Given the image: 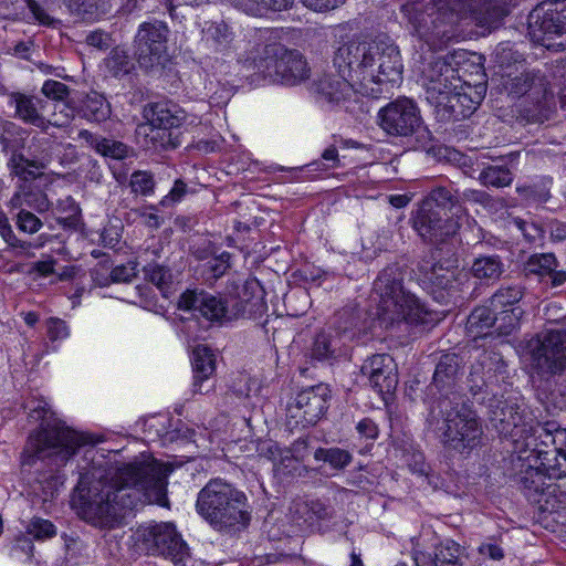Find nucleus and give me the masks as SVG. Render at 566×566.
<instances>
[{"instance_id": "15", "label": "nucleus", "mask_w": 566, "mask_h": 566, "mask_svg": "<svg viewBox=\"0 0 566 566\" xmlns=\"http://www.w3.org/2000/svg\"><path fill=\"white\" fill-rule=\"evenodd\" d=\"M280 31L277 29L263 28L255 31L256 49L255 54L249 59L252 65L258 69H279L280 65L273 64L280 59L282 62L285 60L292 62L285 71H304L305 62L302 55L296 50H286L279 43Z\"/></svg>"}, {"instance_id": "23", "label": "nucleus", "mask_w": 566, "mask_h": 566, "mask_svg": "<svg viewBox=\"0 0 566 566\" xmlns=\"http://www.w3.org/2000/svg\"><path fill=\"white\" fill-rule=\"evenodd\" d=\"M339 318H346L344 325H339L340 331L339 338L334 337L331 333H319L314 342L313 356L317 359H326L332 356L338 347L342 339L352 340L358 337L361 333H366L365 327H359V315L352 311L344 310L339 313Z\"/></svg>"}, {"instance_id": "34", "label": "nucleus", "mask_w": 566, "mask_h": 566, "mask_svg": "<svg viewBox=\"0 0 566 566\" xmlns=\"http://www.w3.org/2000/svg\"><path fill=\"white\" fill-rule=\"evenodd\" d=\"M484 56L476 52H471L468 50H455L451 53H448L439 65L440 62H437L436 67H439V71H471L474 69H483L484 67Z\"/></svg>"}, {"instance_id": "31", "label": "nucleus", "mask_w": 566, "mask_h": 566, "mask_svg": "<svg viewBox=\"0 0 566 566\" xmlns=\"http://www.w3.org/2000/svg\"><path fill=\"white\" fill-rule=\"evenodd\" d=\"M465 80L460 76H447L444 73H421L420 82L426 90L427 99L438 108V102H442L449 96L458 84Z\"/></svg>"}, {"instance_id": "61", "label": "nucleus", "mask_w": 566, "mask_h": 566, "mask_svg": "<svg viewBox=\"0 0 566 566\" xmlns=\"http://www.w3.org/2000/svg\"><path fill=\"white\" fill-rule=\"evenodd\" d=\"M48 336L52 342L63 340L69 337L70 329L66 323L57 317H51L46 321Z\"/></svg>"}, {"instance_id": "48", "label": "nucleus", "mask_w": 566, "mask_h": 566, "mask_svg": "<svg viewBox=\"0 0 566 566\" xmlns=\"http://www.w3.org/2000/svg\"><path fill=\"white\" fill-rule=\"evenodd\" d=\"M422 202H428L429 207L442 210V212H448V209H454L455 211L452 212L454 216H458L461 211V207L455 205V198L451 190L444 187L433 189Z\"/></svg>"}, {"instance_id": "29", "label": "nucleus", "mask_w": 566, "mask_h": 566, "mask_svg": "<svg viewBox=\"0 0 566 566\" xmlns=\"http://www.w3.org/2000/svg\"><path fill=\"white\" fill-rule=\"evenodd\" d=\"M522 397L517 396H509L503 400L495 396L489 399L490 420L500 434L507 436L516 428L513 416L518 409Z\"/></svg>"}, {"instance_id": "62", "label": "nucleus", "mask_w": 566, "mask_h": 566, "mask_svg": "<svg viewBox=\"0 0 566 566\" xmlns=\"http://www.w3.org/2000/svg\"><path fill=\"white\" fill-rule=\"evenodd\" d=\"M42 93L48 97L56 101L64 99L69 93L70 88L66 84L57 81H45L42 86Z\"/></svg>"}, {"instance_id": "51", "label": "nucleus", "mask_w": 566, "mask_h": 566, "mask_svg": "<svg viewBox=\"0 0 566 566\" xmlns=\"http://www.w3.org/2000/svg\"><path fill=\"white\" fill-rule=\"evenodd\" d=\"M314 458L318 461L327 462L337 470L346 468L353 460L348 451L339 448H318L314 453Z\"/></svg>"}, {"instance_id": "58", "label": "nucleus", "mask_w": 566, "mask_h": 566, "mask_svg": "<svg viewBox=\"0 0 566 566\" xmlns=\"http://www.w3.org/2000/svg\"><path fill=\"white\" fill-rule=\"evenodd\" d=\"M96 153L114 159H122L127 155V147L120 142L102 137L96 144Z\"/></svg>"}, {"instance_id": "14", "label": "nucleus", "mask_w": 566, "mask_h": 566, "mask_svg": "<svg viewBox=\"0 0 566 566\" xmlns=\"http://www.w3.org/2000/svg\"><path fill=\"white\" fill-rule=\"evenodd\" d=\"M377 123L389 136L408 137L420 128L422 118L415 101L398 97L378 111Z\"/></svg>"}, {"instance_id": "22", "label": "nucleus", "mask_w": 566, "mask_h": 566, "mask_svg": "<svg viewBox=\"0 0 566 566\" xmlns=\"http://www.w3.org/2000/svg\"><path fill=\"white\" fill-rule=\"evenodd\" d=\"M29 133L21 126L6 122L0 130L1 150L7 156V167L11 175L19 178L23 175V164H25V154L22 151L27 147Z\"/></svg>"}, {"instance_id": "60", "label": "nucleus", "mask_w": 566, "mask_h": 566, "mask_svg": "<svg viewBox=\"0 0 566 566\" xmlns=\"http://www.w3.org/2000/svg\"><path fill=\"white\" fill-rule=\"evenodd\" d=\"M129 56L127 51L123 48L113 49L108 56L105 59V66L109 71H129L128 69Z\"/></svg>"}, {"instance_id": "20", "label": "nucleus", "mask_w": 566, "mask_h": 566, "mask_svg": "<svg viewBox=\"0 0 566 566\" xmlns=\"http://www.w3.org/2000/svg\"><path fill=\"white\" fill-rule=\"evenodd\" d=\"M328 397L329 390L325 385L303 389L289 406V415L304 427L315 424L327 409Z\"/></svg>"}, {"instance_id": "37", "label": "nucleus", "mask_w": 566, "mask_h": 566, "mask_svg": "<svg viewBox=\"0 0 566 566\" xmlns=\"http://www.w3.org/2000/svg\"><path fill=\"white\" fill-rule=\"evenodd\" d=\"M253 17H263L270 11H283L292 7L293 0H228Z\"/></svg>"}, {"instance_id": "40", "label": "nucleus", "mask_w": 566, "mask_h": 566, "mask_svg": "<svg viewBox=\"0 0 566 566\" xmlns=\"http://www.w3.org/2000/svg\"><path fill=\"white\" fill-rule=\"evenodd\" d=\"M459 370V358L454 354H444L437 364L433 384L437 388L449 387L453 384Z\"/></svg>"}, {"instance_id": "26", "label": "nucleus", "mask_w": 566, "mask_h": 566, "mask_svg": "<svg viewBox=\"0 0 566 566\" xmlns=\"http://www.w3.org/2000/svg\"><path fill=\"white\" fill-rule=\"evenodd\" d=\"M306 448L304 440H297L292 448H280L276 442L269 441L263 443L261 453L273 462L276 474L281 476L301 475L303 467L301 463V450Z\"/></svg>"}, {"instance_id": "41", "label": "nucleus", "mask_w": 566, "mask_h": 566, "mask_svg": "<svg viewBox=\"0 0 566 566\" xmlns=\"http://www.w3.org/2000/svg\"><path fill=\"white\" fill-rule=\"evenodd\" d=\"M71 13L84 20H96L107 11V0H64Z\"/></svg>"}, {"instance_id": "63", "label": "nucleus", "mask_w": 566, "mask_h": 566, "mask_svg": "<svg viewBox=\"0 0 566 566\" xmlns=\"http://www.w3.org/2000/svg\"><path fill=\"white\" fill-rule=\"evenodd\" d=\"M406 462L409 468V470L412 473L428 476L429 474V465L424 461V455L422 452H412L410 454H407Z\"/></svg>"}, {"instance_id": "1", "label": "nucleus", "mask_w": 566, "mask_h": 566, "mask_svg": "<svg viewBox=\"0 0 566 566\" xmlns=\"http://www.w3.org/2000/svg\"><path fill=\"white\" fill-rule=\"evenodd\" d=\"M170 472L169 465L147 454L122 468L93 467L80 476L73 507L81 518L95 526L115 527L138 504L166 505Z\"/></svg>"}, {"instance_id": "46", "label": "nucleus", "mask_w": 566, "mask_h": 566, "mask_svg": "<svg viewBox=\"0 0 566 566\" xmlns=\"http://www.w3.org/2000/svg\"><path fill=\"white\" fill-rule=\"evenodd\" d=\"M471 271L479 280H496L502 273V263L499 256H482L473 262Z\"/></svg>"}, {"instance_id": "17", "label": "nucleus", "mask_w": 566, "mask_h": 566, "mask_svg": "<svg viewBox=\"0 0 566 566\" xmlns=\"http://www.w3.org/2000/svg\"><path fill=\"white\" fill-rule=\"evenodd\" d=\"M532 360L538 370L555 374L566 368V329H549L528 344Z\"/></svg>"}, {"instance_id": "25", "label": "nucleus", "mask_w": 566, "mask_h": 566, "mask_svg": "<svg viewBox=\"0 0 566 566\" xmlns=\"http://www.w3.org/2000/svg\"><path fill=\"white\" fill-rule=\"evenodd\" d=\"M361 371L379 394H390L398 385L397 364L388 354H376L365 360Z\"/></svg>"}, {"instance_id": "49", "label": "nucleus", "mask_w": 566, "mask_h": 566, "mask_svg": "<svg viewBox=\"0 0 566 566\" xmlns=\"http://www.w3.org/2000/svg\"><path fill=\"white\" fill-rule=\"evenodd\" d=\"M554 268H557L555 255L553 253H543L532 255L525 265V271L528 274L538 275L545 281Z\"/></svg>"}, {"instance_id": "39", "label": "nucleus", "mask_w": 566, "mask_h": 566, "mask_svg": "<svg viewBox=\"0 0 566 566\" xmlns=\"http://www.w3.org/2000/svg\"><path fill=\"white\" fill-rule=\"evenodd\" d=\"M423 283L431 289L433 297L441 301L444 297L443 292L453 286L454 275L452 271L434 265L430 272L424 274Z\"/></svg>"}, {"instance_id": "13", "label": "nucleus", "mask_w": 566, "mask_h": 566, "mask_svg": "<svg viewBox=\"0 0 566 566\" xmlns=\"http://www.w3.org/2000/svg\"><path fill=\"white\" fill-rule=\"evenodd\" d=\"M479 78L471 82L465 80L462 84L438 102L436 115L441 122L460 120L472 115L484 99L488 88L486 73H475Z\"/></svg>"}, {"instance_id": "19", "label": "nucleus", "mask_w": 566, "mask_h": 566, "mask_svg": "<svg viewBox=\"0 0 566 566\" xmlns=\"http://www.w3.org/2000/svg\"><path fill=\"white\" fill-rule=\"evenodd\" d=\"M528 28L533 38L544 46H566L565 25L560 22V15L556 6L545 9L538 7L528 15Z\"/></svg>"}, {"instance_id": "33", "label": "nucleus", "mask_w": 566, "mask_h": 566, "mask_svg": "<svg viewBox=\"0 0 566 566\" xmlns=\"http://www.w3.org/2000/svg\"><path fill=\"white\" fill-rule=\"evenodd\" d=\"M192 366L195 373L193 392L203 394V381L214 371V355L207 346H197L192 353Z\"/></svg>"}, {"instance_id": "11", "label": "nucleus", "mask_w": 566, "mask_h": 566, "mask_svg": "<svg viewBox=\"0 0 566 566\" xmlns=\"http://www.w3.org/2000/svg\"><path fill=\"white\" fill-rule=\"evenodd\" d=\"M310 81L308 88L325 96L329 102H339L350 96L353 86L342 73H253L251 84L255 86H295Z\"/></svg>"}, {"instance_id": "42", "label": "nucleus", "mask_w": 566, "mask_h": 566, "mask_svg": "<svg viewBox=\"0 0 566 566\" xmlns=\"http://www.w3.org/2000/svg\"><path fill=\"white\" fill-rule=\"evenodd\" d=\"M523 295L524 291L520 285L502 286L490 298V305L493 307V311L496 312L520 307L517 304Z\"/></svg>"}, {"instance_id": "24", "label": "nucleus", "mask_w": 566, "mask_h": 566, "mask_svg": "<svg viewBox=\"0 0 566 566\" xmlns=\"http://www.w3.org/2000/svg\"><path fill=\"white\" fill-rule=\"evenodd\" d=\"M352 92L378 98L394 94L402 83V73H349Z\"/></svg>"}, {"instance_id": "35", "label": "nucleus", "mask_w": 566, "mask_h": 566, "mask_svg": "<svg viewBox=\"0 0 566 566\" xmlns=\"http://www.w3.org/2000/svg\"><path fill=\"white\" fill-rule=\"evenodd\" d=\"M496 311L493 307L479 306L472 311L467 322V331L473 338L493 336Z\"/></svg>"}, {"instance_id": "9", "label": "nucleus", "mask_w": 566, "mask_h": 566, "mask_svg": "<svg viewBox=\"0 0 566 566\" xmlns=\"http://www.w3.org/2000/svg\"><path fill=\"white\" fill-rule=\"evenodd\" d=\"M130 541L136 551L148 555L163 556L175 566H185L189 558V548L169 522L144 523L132 531Z\"/></svg>"}, {"instance_id": "2", "label": "nucleus", "mask_w": 566, "mask_h": 566, "mask_svg": "<svg viewBox=\"0 0 566 566\" xmlns=\"http://www.w3.org/2000/svg\"><path fill=\"white\" fill-rule=\"evenodd\" d=\"M538 444L527 453H517L521 483L528 501L541 503L542 496L549 492L548 479L566 475V429L557 423H548L538 436Z\"/></svg>"}, {"instance_id": "53", "label": "nucleus", "mask_w": 566, "mask_h": 566, "mask_svg": "<svg viewBox=\"0 0 566 566\" xmlns=\"http://www.w3.org/2000/svg\"><path fill=\"white\" fill-rule=\"evenodd\" d=\"M27 533L34 539L44 541L56 535V527L49 520L33 517L27 525Z\"/></svg>"}, {"instance_id": "57", "label": "nucleus", "mask_w": 566, "mask_h": 566, "mask_svg": "<svg viewBox=\"0 0 566 566\" xmlns=\"http://www.w3.org/2000/svg\"><path fill=\"white\" fill-rule=\"evenodd\" d=\"M501 82L505 85L509 94L521 96L526 93L531 86L527 73H521L518 76L511 78V74H501Z\"/></svg>"}, {"instance_id": "8", "label": "nucleus", "mask_w": 566, "mask_h": 566, "mask_svg": "<svg viewBox=\"0 0 566 566\" xmlns=\"http://www.w3.org/2000/svg\"><path fill=\"white\" fill-rule=\"evenodd\" d=\"M25 408L31 418L42 421L41 429L29 440L36 457L49 452L66 461L80 447L93 446L97 442L91 434L75 431L59 419H51L49 405L44 400H28Z\"/></svg>"}, {"instance_id": "16", "label": "nucleus", "mask_w": 566, "mask_h": 566, "mask_svg": "<svg viewBox=\"0 0 566 566\" xmlns=\"http://www.w3.org/2000/svg\"><path fill=\"white\" fill-rule=\"evenodd\" d=\"M169 29L163 21L154 20L139 25L135 36L139 66L145 70L165 69L163 56L167 50Z\"/></svg>"}, {"instance_id": "28", "label": "nucleus", "mask_w": 566, "mask_h": 566, "mask_svg": "<svg viewBox=\"0 0 566 566\" xmlns=\"http://www.w3.org/2000/svg\"><path fill=\"white\" fill-rule=\"evenodd\" d=\"M51 206L52 203L48 195L40 187L27 182H22L17 187L8 202V207L11 211L33 210L38 213L49 211Z\"/></svg>"}, {"instance_id": "54", "label": "nucleus", "mask_w": 566, "mask_h": 566, "mask_svg": "<svg viewBox=\"0 0 566 566\" xmlns=\"http://www.w3.org/2000/svg\"><path fill=\"white\" fill-rule=\"evenodd\" d=\"M145 277L147 281L155 284L159 290L168 289L172 282L170 270L159 264H148L144 268Z\"/></svg>"}, {"instance_id": "12", "label": "nucleus", "mask_w": 566, "mask_h": 566, "mask_svg": "<svg viewBox=\"0 0 566 566\" xmlns=\"http://www.w3.org/2000/svg\"><path fill=\"white\" fill-rule=\"evenodd\" d=\"M148 123L142 124L137 133L150 137L154 146L176 148L181 142L172 135L171 128L180 127L187 120L186 112L174 102H158L145 109Z\"/></svg>"}, {"instance_id": "52", "label": "nucleus", "mask_w": 566, "mask_h": 566, "mask_svg": "<svg viewBox=\"0 0 566 566\" xmlns=\"http://www.w3.org/2000/svg\"><path fill=\"white\" fill-rule=\"evenodd\" d=\"M0 235L10 248L15 251L17 255H23L31 247L27 241L20 240L9 222L8 217L0 211Z\"/></svg>"}, {"instance_id": "45", "label": "nucleus", "mask_w": 566, "mask_h": 566, "mask_svg": "<svg viewBox=\"0 0 566 566\" xmlns=\"http://www.w3.org/2000/svg\"><path fill=\"white\" fill-rule=\"evenodd\" d=\"M523 310L512 307L495 313L496 323L494 324L493 335L502 336L512 334L520 325Z\"/></svg>"}, {"instance_id": "43", "label": "nucleus", "mask_w": 566, "mask_h": 566, "mask_svg": "<svg viewBox=\"0 0 566 566\" xmlns=\"http://www.w3.org/2000/svg\"><path fill=\"white\" fill-rule=\"evenodd\" d=\"M82 111L83 116L91 122H103L111 114V107L105 97L95 92L86 96Z\"/></svg>"}, {"instance_id": "4", "label": "nucleus", "mask_w": 566, "mask_h": 566, "mask_svg": "<svg viewBox=\"0 0 566 566\" xmlns=\"http://www.w3.org/2000/svg\"><path fill=\"white\" fill-rule=\"evenodd\" d=\"M256 282L233 284L223 297L206 291L187 290L178 301V308L198 313L211 323L224 324L256 312L260 297L255 295Z\"/></svg>"}, {"instance_id": "50", "label": "nucleus", "mask_w": 566, "mask_h": 566, "mask_svg": "<svg viewBox=\"0 0 566 566\" xmlns=\"http://www.w3.org/2000/svg\"><path fill=\"white\" fill-rule=\"evenodd\" d=\"M516 191L527 202L544 203L549 198V181L521 185L516 187Z\"/></svg>"}, {"instance_id": "3", "label": "nucleus", "mask_w": 566, "mask_h": 566, "mask_svg": "<svg viewBox=\"0 0 566 566\" xmlns=\"http://www.w3.org/2000/svg\"><path fill=\"white\" fill-rule=\"evenodd\" d=\"M428 422L444 449L468 455L481 444L483 428L475 411L458 396L439 398Z\"/></svg>"}, {"instance_id": "27", "label": "nucleus", "mask_w": 566, "mask_h": 566, "mask_svg": "<svg viewBox=\"0 0 566 566\" xmlns=\"http://www.w3.org/2000/svg\"><path fill=\"white\" fill-rule=\"evenodd\" d=\"M57 144L46 136H33L27 145L25 164H23L22 180L35 178L48 167L53 158Z\"/></svg>"}, {"instance_id": "5", "label": "nucleus", "mask_w": 566, "mask_h": 566, "mask_svg": "<svg viewBox=\"0 0 566 566\" xmlns=\"http://www.w3.org/2000/svg\"><path fill=\"white\" fill-rule=\"evenodd\" d=\"M377 319L385 328L402 322H422L427 314L420 300L403 285V274L398 265L385 268L374 282Z\"/></svg>"}, {"instance_id": "36", "label": "nucleus", "mask_w": 566, "mask_h": 566, "mask_svg": "<svg viewBox=\"0 0 566 566\" xmlns=\"http://www.w3.org/2000/svg\"><path fill=\"white\" fill-rule=\"evenodd\" d=\"M463 548L451 539L440 543L434 549V558L431 562L416 559L417 566H459Z\"/></svg>"}, {"instance_id": "59", "label": "nucleus", "mask_w": 566, "mask_h": 566, "mask_svg": "<svg viewBox=\"0 0 566 566\" xmlns=\"http://www.w3.org/2000/svg\"><path fill=\"white\" fill-rule=\"evenodd\" d=\"M14 220L17 228L28 234H34L43 227L40 218L31 211H18Z\"/></svg>"}, {"instance_id": "64", "label": "nucleus", "mask_w": 566, "mask_h": 566, "mask_svg": "<svg viewBox=\"0 0 566 566\" xmlns=\"http://www.w3.org/2000/svg\"><path fill=\"white\" fill-rule=\"evenodd\" d=\"M86 43L93 48L103 50L109 45V35L104 31L96 30L87 34Z\"/></svg>"}, {"instance_id": "55", "label": "nucleus", "mask_w": 566, "mask_h": 566, "mask_svg": "<svg viewBox=\"0 0 566 566\" xmlns=\"http://www.w3.org/2000/svg\"><path fill=\"white\" fill-rule=\"evenodd\" d=\"M129 187L136 195L149 196L154 192L155 181L148 171L137 170L132 174Z\"/></svg>"}, {"instance_id": "30", "label": "nucleus", "mask_w": 566, "mask_h": 566, "mask_svg": "<svg viewBox=\"0 0 566 566\" xmlns=\"http://www.w3.org/2000/svg\"><path fill=\"white\" fill-rule=\"evenodd\" d=\"M17 116L27 124L46 130L50 122L43 116L48 102L38 96L15 93L12 95Z\"/></svg>"}, {"instance_id": "7", "label": "nucleus", "mask_w": 566, "mask_h": 566, "mask_svg": "<svg viewBox=\"0 0 566 566\" xmlns=\"http://www.w3.org/2000/svg\"><path fill=\"white\" fill-rule=\"evenodd\" d=\"M196 509L218 531L245 527L250 521L245 494L221 479L209 481L200 490Z\"/></svg>"}, {"instance_id": "6", "label": "nucleus", "mask_w": 566, "mask_h": 566, "mask_svg": "<svg viewBox=\"0 0 566 566\" xmlns=\"http://www.w3.org/2000/svg\"><path fill=\"white\" fill-rule=\"evenodd\" d=\"M401 11L419 24L424 22V13L428 17L436 14L437 20L446 23L472 18L480 25L497 22L509 14L505 0H409L401 6Z\"/></svg>"}, {"instance_id": "38", "label": "nucleus", "mask_w": 566, "mask_h": 566, "mask_svg": "<svg viewBox=\"0 0 566 566\" xmlns=\"http://www.w3.org/2000/svg\"><path fill=\"white\" fill-rule=\"evenodd\" d=\"M53 214L65 229L76 230L80 227L81 209L71 196L57 200L53 208Z\"/></svg>"}, {"instance_id": "32", "label": "nucleus", "mask_w": 566, "mask_h": 566, "mask_svg": "<svg viewBox=\"0 0 566 566\" xmlns=\"http://www.w3.org/2000/svg\"><path fill=\"white\" fill-rule=\"evenodd\" d=\"M506 366L496 355L483 354L476 366L473 367V377H480L482 386L485 389L492 388L499 382V378H504Z\"/></svg>"}, {"instance_id": "47", "label": "nucleus", "mask_w": 566, "mask_h": 566, "mask_svg": "<svg viewBox=\"0 0 566 566\" xmlns=\"http://www.w3.org/2000/svg\"><path fill=\"white\" fill-rule=\"evenodd\" d=\"M479 179L486 187L502 188L512 184L513 174L504 166H489L481 171Z\"/></svg>"}, {"instance_id": "44", "label": "nucleus", "mask_w": 566, "mask_h": 566, "mask_svg": "<svg viewBox=\"0 0 566 566\" xmlns=\"http://www.w3.org/2000/svg\"><path fill=\"white\" fill-rule=\"evenodd\" d=\"M138 273V262L129 261L112 269L109 277L99 279L98 271L94 273V282L101 286H108L112 283H129Z\"/></svg>"}, {"instance_id": "21", "label": "nucleus", "mask_w": 566, "mask_h": 566, "mask_svg": "<svg viewBox=\"0 0 566 566\" xmlns=\"http://www.w3.org/2000/svg\"><path fill=\"white\" fill-rule=\"evenodd\" d=\"M513 422L516 428L512 430V433H507L513 443L514 453H527L528 450L534 448V443L538 444L541 431L547 427L548 423H555L554 421H547L543 424L536 421L531 408L526 405L522 398L518 409L513 416Z\"/></svg>"}, {"instance_id": "56", "label": "nucleus", "mask_w": 566, "mask_h": 566, "mask_svg": "<svg viewBox=\"0 0 566 566\" xmlns=\"http://www.w3.org/2000/svg\"><path fill=\"white\" fill-rule=\"evenodd\" d=\"M230 253L222 252L220 255L214 256L207 261L205 264L207 272V280H217L222 276L230 268Z\"/></svg>"}, {"instance_id": "10", "label": "nucleus", "mask_w": 566, "mask_h": 566, "mask_svg": "<svg viewBox=\"0 0 566 566\" xmlns=\"http://www.w3.org/2000/svg\"><path fill=\"white\" fill-rule=\"evenodd\" d=\"M333 64L338 71H358L374 67L377 71H401L400 53L394 45L348 42L336 51Z\"/></svg>"}, {"instance_id": "18", "label": "nucleus", "mask_w": 566, "mask_h": 566, "mask_svg": "<svg viewBox=\"0 0 566 566\" xmlns=\"http://www.w3.org/2000/svg\"><path fill=\"white\" fill-rule=\"evenodd\" d=\"M413 229L424 241L436 244L455 234L459 221L448 212L431 208L428 202H421L413 217Z\"/></svg>"}]
</instances>
